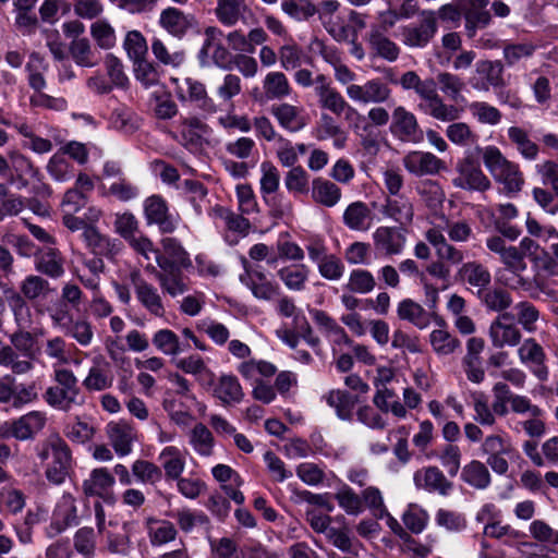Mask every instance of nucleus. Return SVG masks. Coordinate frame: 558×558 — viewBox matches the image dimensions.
Here are the masks:
<instances>
[{
    "mask_svg": "<svg viewBox=\"0 0 558 558\" xmlns=\"http://www.w3.org/2000/svg\"><path fill=\"white\" fill-rule=\"evenodd\" d=\"M452 184L469 192H485L490 189L488 177L481 169L480 162L472 156L460 159L456 165Z\"/></svg>",
    "mask_w": 558,
    "mask_h": 558,
    "instance_id": "5",
    "label": "nucleus"
},
{
    "mask_svg": "<svg viewBox=\"0 0 558 558\" xmlns=\"http://www.w3.org/2000/svg\"><path fill=\"white\" fill-rule=\"evenodd\" d=\"M398 317L408 320L420 329H424L429 325V317L422 305L411 299L402 300L398 305Z\"/></svg>",
    "mask_w": 558,
    "mask_h": 558,
    "instance_id": "36",
    "label": "nucleus"
},
{
    "mask_svg": "<svg viewBox=\"0 0 558 558\" xmlns=\"http://www.w3.org/2000/svg\"><path fill=\"white\" fill-rule=\"evenodd\" d=\"M197 24L192 13H186L178 8L168 7L160 12L159 25L172 37L182 39Z\"/></svg>",
    "mask_w": 558,
    "mask_h": 558,
    "instance_id": "11",
    "label": "nucleus"
},
{
    "mask_svg": "<svg viewBox=\"0 0 558 558\" xmlns=\"http://www.w3.org/2000/svg\"><path fill=\"white\" fill-rule=\"evenodd\" d=\"M339 506L350 515H359L363 512L361 497L349 486H343L336 495Z\"/></svg>",
    "mask_w": 558,
    "mask_h": 558,
    "instance_id": "57",
    "label": "nucleus"
},
{
    "mask_svg": "<svg viewBox=\"0 0 558 558\" xmlns=\"http://www.w3.org/2000/svg\"><path fill=\"white\" fill-rule=\"evenodd\" d=\"M282 11L296 21H307L317 13V7L308 0H284Z\"/></svg>",
    "mask_w": 558,
    "mask_h": 558,
    "instance_id": "49",
    "label": "nucleus"
},
{
    "mask_svg": "<svg viewBox=\"0 0 558 558\" xmlns=\"http://www.w3.org/2000/svg\"><path fill=\"white\" fill-rule=\"evenodd\" d=\"M90 34L101 49H110L116 45L114 29L106 21L93 23Z\"/></svg>",
    "mask_w": 558,
    "mask_h": 558,
    "instance_id": "63",
    "label": "nucleus"
},
{
    "mask_svg": "<svg viewBox=\"0 0 558 558\" xmlns=\"http://www.w3.org/2000/svg\"><path fill=\"white\" fill-rule=\"evenodd\" d=\"M308 180L307 172L301 166H296L287 172L284 185L291 193L306 194L308 192Z\"/></svg>",
    "mask_w": 558,
    "mask_h": 558,
    "instance_id": "58",
    "label": "nucleus"
},
{
    "mask_svg": "<svg viewBox=\"0 0 558 558\" xmlns=\"http://www.w3.org/2000/svg\"><path fill=\"white\" fill-rule=\"evenodd\" d=\"M124 48L133 62L146 59L148 47L146 39L138 31H131L126 34Z\"/></svg>",
    "mask_w": 558,
    "mask_h": 558,
    "instance_id": "55",
    "label": "nucleus"
},
{
    "mask_svg": "<svg viewBox=\"0 0 558 558\" xmlns=\"http://www.w3.org/2000/svg\"><path fill=\"white\" fill-rule=\"evenodd\" d=\"M489 337L493 345L504 348L515 347L520 343L522 335L517 324L502 325L500 322H493L489 327Z\"/></svg>",
    "mask_w": 558,
    "mask_h": 558,
    "instance_id": "32",
    "label": "nucleus"
},
{
    "mask_svg": "<svg viewBox=\"0 0 558 558\" xmlns=\"http://www.w3.org/2000/svg\"><path fill=\"white\" fill-rule=\"evenodd\" d=\"M263 89L267 100H280L291 94V86L282 72H269L263 81Z\"/></svg>",
    "mask_w": 558,
    "mask_h": 558,
    "instance_id": "35",
    "label": "nucleus"
},
{
    "mask_svg": "<svg viewBox=\"0 0 558 558\" xmlns=\"http://www.w3.org/2000/svg\"><path fill=\"white\" fill-rule=\"evenodd\" d=\"M413 482L417 489H424L428 493L436 492L442 496L448 495L453 486L437 466L417 470L413 475Z\"/></svg>",
    "mask_w": 558,
    "mask_h": 558,
    "instance_id": "18",
    "label": "nucleus"
},
{
    "mask_svg": "<svg viewBox=\"0 0 558 558\" xmlns=\"http://www.w3.org/2000/svg\"><path fill=\"white\" fill-rule=\"evenodd\" d=\"M360 497L362 504H365L376 519H384L385 515H388L381 493L377 487L369 486L365 488Z\"/></svg>",
    "mask_w": 558,
    "mask_h": 558,
    "instance_id": "56",
    "label": "nucleus"
},
{
    "mask_svg": "<svg viewBox=\"0 0 558 558\" xmlns=\"http://www.w3.org/2000/svg\"><path fill=\"white\" fill-rule=\"evenodd\" d=\"M45 424V414L39 411H32L17 420L2 424L0 435L4 438L14 437L17 440H28L40 432Z\"/></svg>",
    "mask_w": 558,
    "mask_h": 558,
    "instance_id": "7",
    "label": "nucleus"
},
{
    "mask_svg": "<svg viewBox=\"0 0 558 558\" xmlns=\"http://www.w3.org/2000/svg\"><path fill=\"white\" fill-rule=\"evenodd\" d=\"M146 529L149 542L153 546H161L175 539L178 531L174 524L167 520L153 517L146 519Z\"/></svg>",
    "mask_w": 558,
    "mask_h": 558,
    "instance_id": "29",
    "label": "nucleus"
},
{
    "mask_svg": "<svg viewBox=\"0 0 558 558\" xmlns=\"http://www.w3.org/2000/svg\"><path fill=\"white\" fill-rule=\"evenodd\" d=\"M381 213L385 216L392 218L401 226L410 225L414 216L413 205L404 196H400L398 198L388 197L383 206Z\"/></svg>",
    "mask_w": 558,
    "mask_h": 558,
    "instance_id": "33",
    "label": "nucleus"
},
{
    "mask_svg": "<svg viewBox=\"0 0 558 558\" xmlns=\"http://www.w3.org/2000/svg\"><path fill=\"white\" fill-rule=\"evenodd\" d=\"M402 165L415 177L435 175L446 168L445 162L428 151L413 150L402 158Z\"/></svg>",
    "mask_w": 558,
    "mask_h": 558,
    "instance_id": "13",
    "label": "nucleus"
},
{
    "mask_svg": "<svg viewBox=\"0 0 558 558\" xmlns=\"http://www.w3.org/2000/svg\"><path fill=\"white\" fill-rule=\"evenodd\" d=\"M536 50V45L531 41H523L517 44H506L504 46V59L508 66H513L522 59H527L533 56Z\"/></svg>",
    "mask_w": 558,
    "mask_h": 558,
    "instance_id": "48",
    "label": "nucleus"
},
{
    "mask_svg": "<svg viewBox=\"0 0 558 558\" xmlns=\"http://www.w3.org/2000/svg\"><path fill=\"white\" fill-rule=\"evenodd\" d=\"M308 270L304 265L299 267H284L278 271L279 278L290 290L301 291L307 280Z\"/></svg>",
    "mask_w": 558,
    "mask_h": 558,
    "instance_id": "52",
    "label": "nucleus"
},
{
    "mask_svg": "<svg viewBox=\"0 0 558 558\" xmlns=\"http://www.w3.org/2000/svg\"><path fill=\"white\" fill-rule=\"evenodd\" d=\"M43 331L31 332L21 325L19 329L9 336L11 345L0 349V365L10 367L13 374L22 375L33 369L32 360L36 359L37 336Z\"/></svg>",
    "mask_w": 558,
    "mask_h": 558,
    "instance_id": "1",
    "label": "nucleus"
},
{
    "mask_svg": "<svg viewBox=\"0 0 558 558\" xmlns=\"http://www.w3.org/2000/svg\"><path fill=\"white\" fill-rule=\"evenodd\" d=\"M325 92L326 93L318 97L319 106L323 109H327L336 116L342 114L345 110L355 112V109L347 102L344 97L336 88Z\"/></svg>",
    "mask_w": 558,
    "mask_h": 558,
    "instance_id": "47",
    "label": "nucleus"
},
{
    "mask_svg": "<svg viewBox=\"0 0 558 558\" xmlns=\"http://www.w3.org/2000/svg\"><path fill=\"white\" fill-rule=\"evenodd\" d=\"M367 40L374 56L380 57L389 62H393L400 54V49L396 43L389 39L378 26H372Z\"/></svg>",
    "mask_w": 558,
    "mask_h": 558,
    "instance_id": "26",
    "label": "nucleus"
},
{
    "mask_svg": "<svg viewBox=\"0 0 558 558\" xmlns=\"http://www.w3.org/2000/svg\"><path fill=\"white\" fill-rule=\"evenodd\" d=\"M270 113L276 118L279 125L289 132H299L307 124L303 116V109L288 102L274 104Z\"/></svg>",
    "mask_w": 558,
    "mask_h": 558,
    "instance_id": "19",
    "label": "nucleus"
},
{
    "mask_svg": "<svg viewBox=\"0 0 558 558\" xmlns=\"http://www.w3.org/2000/svg\"><path fill=\"white\" fill-rule=\"evenodd\" d=\"M216 214L225 221L226 227L234 232L247 234L251 228L250 220L225 207H216Z\"/></svg>",
    "mask_w": 558,
    "mask_h": 558,
    "instance_id": "62",
    "label": "nucleus"
},
{
    "mask_svg": "<svg viewBox=\"0 0 558 558\" xmlns=\"http://www.w3.org/2000/svg\"><path fill=\"white\" fill-rule=\"evenodd\" d=\"M312 185V197L316 203L326 207H332L339 202L341 190L331 181L316 178L313 180Z\"/></svg>",
    "mask_w": 558,
    "mask_h": 558,
    "instance_id": "34",
    "label": "nucleus"
},
{
    "mask_svg": "<svg viewBox=\"0 0 558 558\" xmlns=\"http://www.w3.org/2000/svg\"><path fill=\"white\" fill-rule=\"evenodd\" d=\"M483 161L496 182L502 184L508 195H515L524 183L519 167L507 160L495 146H488L483 153Z\"/></svg>",
    "mask_w": 558,
    "mask_h": 558,
    "instance_id": "3",
    "label": "nucleus"
},
{
    "mask_svg": "<svg viewBox=\"0 0 558 558\" xmlns=\"http://www.w3.org/2000/svg\"><path fill=\"white\" fill-rule=\"evenodd\" d=\"M214 436L203 423H197L191 432V444L202 456L209 457L213 453Z\"/></svg>",
    "mask_w": 558,
    "mask_h": 558,
    "instance_id": "45",
    "label": "nucleus"
},
{
    "mask_svg": "<svg viewBox=\"0 0 558 558\" xmlns=\"http://www.w3.org/2000/svg\"><path fill=\"white\" fill-rule=\"evenodd\" d=\"M390 131L402 141L416 143L423 137L416 117L403 106L395 108Z\"/></svg>",
    "mask_w": 558,
    "mask_h": 558,
    "instance_id": "15",
    "label": "nucleus"
},
{
    "mask_svg": "<svg viewBox=\"0 0 558 558\" xmlns=\"http://www.w3.org/2000/svg\"><path fill=\"white\" fill-rule=\"evenodd\" d=\"M54 383L56 385L49 387L44 395V399L49 405L62 411H70L73 405L83 404L84 399L78 380L72 371L54 369Z\"/></svg>",
    "mask_w": 558,
    "mask_h": 558,
    "instance_id": "2",
    "label": "nucleus"
},
{
    "mask_svg": "<svg viewBox=\"0 0 558 558\" xmlns=\"http://www.w3.org/2000/svg\"><path fill=\"white\" fill-rule=\"evenodd\" d=\"M134 74L135 78L146 88L156 86L160 82V72L158 66L147 59L134 62Z\"/></svg>",
    "mask_w": 558,
    "mask_h": 558,
    "instance_id": "50",
    "label": "nucleus"
},
{
    "mask_svg": "<svg viewBox=\"0 0 558 558\" xmlns=\"http://www.w3.org/2000/svg\"><path fill=\"white\" fill-rule=\"evenodd\" d=\"M83 240L94 255L104 256L109 259L113 258L121 248V242L101 234L95 226L85 230V238Z\"/></svg>",
    "mask_w": 558,
    "mask_h": 558,
    "instance_id": "22",
    "label": "nucleus"
},
{
    "mask_svg": "<svg viewBox=\"0 0 558 558\" xmlns=\"http://www.w3.org/2000/svg\"><path fill=\"white\" fill-rule=\"evenodd\" d=\"M476 296L487 311L495 313L507 311L513 303L508 290L496 286L490 287V284L482 291H476Z\"/></svg>",
    "mask_w": 558,
    "mask_h": 558,
    "instance_id": "25",
    "label": "nucleus"
},
{
    "mask_svg": "<svg viewBox=\"0 0 558 558\" xmlns=\"http://www.w3.org/2000/svg\"><path fill=\"white\" fill-rule=\"evenodd\" d=\"M345 92L351 100L362 104L386 102L391 97V89L380 78L368 80L363 85L350 84Z\"/></svg>",
    "mask_w": 558,
    "mask_h": 558,
    "instance_id": "10",
    "label": "nucleus"
},
{
    "mask_svg": "<svg viewBox=\"0 0 558 558\" xmlns=\"http://www.w3.org/2000/svg\"><path fill=\"white\" fill-rule=\"evenodd\" d=\"M131 472L135 480L144 485L156 486L162 478V469L148 460H135Z\"/></svg>",
    "mask_w": 558,
    "mask_h": 558,
    "instance_id": "39",
    "label": "nucleus"
},
{
    "mask_svg": "<svg viewBox=\"0 0 558 558\" xmlns=\"http://www.w3.org/2000/svg\"><path fill=\"white\" fill-rule=\"evenodd\" d=\"M110 121L117 131L124 134H132L138 128L135 113L125 107L114 109Z\"/></svg>",
    "mask_w": 558,
    "mask_h": 558,
    "instance_id": "51",
    "label": "nucleus"
},
{
    "mask_svg": "<svg viewBox=\"0 0 558 558\" xmlns=\"http://www.w3.org/2000/svg\"><path fill=\"white\" fill-rule=\"evenodd\" d=\"M405 240L403 230L398 227H379L373 233L375 250L385 256L401 254Z\"/></svg>",
    "mask_w": 558,
    "mask_h": 558,
    "instance_id": "16",
    "label": "nucleus"
},
{
    "mask_svg": "<svg viewBox=\"0 0 558 558\" xmlns=\"http://www.w3.org/2000/svg\"><path fill=\"white\" fill-rule=\"evenodd\" d=\"M414 92L424 100L418 107L425 113L440 121H453L459 118L458 108L446 105L437 94L434 78L420 80Z\"/></svg>",
    "mask_w": 558,
    "mask_h": 558,
    "instance_id": "4",
    "label": "nucleus"
},
{
    "mask_svg": "<svg viewBox=\"0 0 558 558\" xmlns=\"http://www.w3.org/2000/svg\"><path fill=\"white\" fill-rule=\"evenodd\" d=\"M435 81L440 90L452 100H457L464 88V82L458 75L449 72L438 73Z\"/></svg>",
    "mask_w": 558,
    "mask_h": 558,
    "instance_id": "60",
    "label": "nucleus"
},
{
    "mask_svg": "<svg viewBox=\"0 0 558 558\" xmlns=\"http://www.w3.org/2000/svg\"><path fill=\"white\" fill-rule=\"evenodd\" d=\"M215 396L225 404L238 403L243 398L242 387L235 376L223 375L214 390Z\"/></svg>",
    "mask_w": 558,
    "mask_h": 558,
    "instance_id": "37",
    "label": "nucleus"
},
{
    "mask_svg": "<svg viewBox=\"0 0 558 558\" xmlns=\"http://www.w3.org/2000/svg\"><path fill=\"white\" fill-rule=\"evenodd\" d=\"M512 274L515 277V284H513L512 288L521 289L527 292L531 299L538 300L541 293H545L547 295L553 294V291L548 289L547 284L539 277V275H535L533 278H526L522 276V271Z\"/></svg>",
    "mask_w": 558,
    "mask_h": 558,
    "instance_id": "44",
    "label": "nucleus"
},
{
    "mask_svg": "<svg viewBox=\"0 0 558 558\" xmlns=\"http://www.w3.org/2000/svg\"><path fill=\"white\" fill-rule=\"evenodd\" d=\"M69 53L73 61L80 66L93 68L98 64L88 38L73 39L69 46Z\"/></svg>",
    "mask_w": 558,
    "mask_h": 558,
    "instance_id": "40",
    "label": "nucleus"
},
{
    "mask_svg": "<svg viewBox=\"0 0 558 558\" xmlns=\"http://www.w3.org/2000/svg\"><path fill=\"white\" fill-rule=\"evenodd\" d=\"M327 404L335 409L337 416L343 421H351L353 410L359 402L357 396L347 390H330L325 397Z\"/></svg>",
    "mask_w": 558,
    "mask_h": 558,
    "instance_id": "28",
    "label": "nucleus"
},
{
    "mask_svg": "<svg viewBox=\"0 0 558 558\" xmlns=\"http://www.w3.org/2000/svg\"><path fill=\"white\" fill-rule=\"evenodd\" d=\"M107 435L118 456L125 457L131 453L135 434L129 424L124 422L110 423L107 426Z\"/></svg>",
    "mask_w": 558,
    "mask_h": 558,
    "instance_id": "23",
    "label": "nucleus"
},
{
    "mask_svg": "<svg viewBox=\"0 0 558 558\" xmlns=\"http://www.w3.org/2000/svg\"><path fill=\"white\" fill-rule=\"evenodd\" d=\"M344 225L355 231H367L372 225V211L363 202L350 204L343 213Z\"/></svg>",
    "mask_w": 558,
    "mask_h": 558,
    "instance_id": "30",
    "label": "nucleus"
},
{
    "mask_svg": "<svg viewBox=\"0 0 558 558\" xmlns=\"http://www.w3.org/2000/svg\"><path fill=\"white\" fill-rule=\"evenodd\" d=\"M509 138L515 143L520 153L527 159H534L537 155L538 147L533 143L524 130L518 126H511L508 130Z\"/></svg>",
    "mask_w": 558,
    "mask_h": 558,
    "instance_id": "61",
    "label": "nucleus"
},
{
    "mask_svg": "<svg viewBox=\"0 0 558 558\" xmlns=\"http://www.w3.org/2000/svg\"><path fill=\"white\" fill-rule=\"evenodd\" d=\"M35 267L37 271L51 278H59L64 274L62 255L51 247L36 255Z\"/></svg>",
    "mask_w": 558,
    "mask_h": 558,
    "instance_id": "31",
    "label": "nucleus"
},
{
    "mask_svg": "<svg viewBox=\"0 0 558 558\" xmlns=\"http://www.w3.org/2000/svg\"><path fill=\"white\" fill-rule=\"evenodd\" d=\"M153 344L166 355H177L189 345L180 342L179 337L170 329H160L153 337Z\"/></svg>",
    "mask_w": 558,
    "mask_h": 558,
    "instance_id": "42",
    "label": "nucleus"
},
{
    "mask_svg": "<svg viewBox=\"0 0 558 558\" xmlns=\"http://www.w3.org/2000/svg\"><path fill=\"white\" fill-rule=\"evenodd\" d=\"M65 335L73 338L80 345L88 347L94 338V330L90 323L86 319H70Z\"/></svg>",
    "mask_w": 558,
    "mask_h": 558,
    "instance_id": "53",
    "label": "nucleus"
},
{
    "mask_svg": "<svg viewBox=\"0 0 558 558\" xmlns=\"http://www.w3.org/2000/svg\"><path fill=\"white\" fill-rule=\"evenodd\" d=\"M437 29L436 12L430 10L421 11L417 23L409 24L401 28L402 41L411 48H423L434 38Z\"/></svg>",
    "mask_w": 558,
    "mask_h": 558,
    "instance_id": "6",
    "label": "nucleus"
},
{
    "mask_svg": "<svg viewBox=\"0 0 558 558\" xmlns=\"http://www.w3.org/2000/svg\"><path fill=\"white\" fill-rule=\"evenodd\" d=\"M113 384V374L110 363L102 356L95 357L87 376L83 380V386L88 391H102L110 388Z\"/></svg>",
    "mask_w": 558,
    "mask_h": 558,
    "instance_id": "20",
    "label": "nucleus"
},
{
    "mask_svg": "<svg viewBox=\"0 0 558 558\" xmlns=\"http://www.w3.org/2000/svg\"><path fill=\"white\" fill-rule=\"evenodd\" d=\"M504 71L500 60H480L475 63L476 75L470 80V84L474 89L484 92H488L490 87L504 88L506 86Z\"/></svg>",
    "mask_w": 558,
    "mask_h": 558,
    "instance_id": "8",
    "label": "nucleus"
},
{
    "mask_svg": "<svg viewBox=\"0 0 558 558\" xmlns=\"http://www.w3.org/2000/svg\"><path fill=\"white\" fill-rule=\"evenodd\" d=\"M456 278L471 287L482 291L490 284L492 275L487 267L473 260L462 264L456 274Z\"/></svg>",
    "mask_w": 558,
    "mask_h": 558,
    "instance_id": "24",
    "label": "nucleus"
},
{
    "mask_svg": "<svg viewBox=\"0 0 558 558\" xmlns=\"http://www.w3.org/2000/svg\"><path fill=\"white\" fill-rule=\"evenodd\" d=\"M185 84L187 86L189 100L191 102L205 112L213 113L216 111V105L214 100L208 97L203 83L189 77L185 80Z\"/></svg>",
    "mask_w": 558,
    "mask_h": 558,
    "instance_id": "43",
    "label": "nucleus"
},
{
    "mask_svg": "<svg viewBox=\"0 0 558 558\" xmlns=\"http://www.w3.org/2000/svg\"><path fill=\"white\" fill-rule=\"evenodd\" d=\"M461 477L465 483L477 489H484L490 483L488 469L477 460L471 461L462 469Z\"/></svg>",
    "mask_w": 558,
    "mask_h": 558,
    "instance_id": "41",
    "label": "nucleus"
},
{
    "mask_svg": "<svg viewBox=\"0 0 558 558\" xmlns=\"http://www.w3.org/2000/svg\"><path fill=\"white\" fill-rule=\"evenodd\" d=\"M430 343L438 354L444 355L451 354L460 345L457 338L442 329L432 331Z\"/></svg>",
    "mask_w": 558,
    "mask_h": 558,
    "instance_id": "64",
    "label": "nucleus"
},
{
    "mask_svg": "<svg viewBox=\"0 0 558 558\" xmlns=\"http://www.w3.org/2000/svg\"><path fill=\"white\" fill-rule=\"evenodd\" d=\"M131 280L134 286L136 299L142 306L151 315L156 317H163L166 310L158 290L143 279L140 272H133L131 275Z\"/></svg>",
    "mask_w": 558,
    "mask_h": 558,
    "instance_id": "14",
    "label": "nucleus"
},
{
    "mask_svg": "<svg viewBox=\"0 0 558 558\" xmlns=\"http://www.w3.org/2000/svg\"><path fill=\"white\" fill-rule=\"evenodd\" d=\"M151 51L155 58L165 65L180 66L184 62V52L175 50L170 52L163 41L155 38L151 43Z\"/></svg>",
    "mask_w": 558,
    "mask_h": 558,
    "instance_id": "54",
    "label": "nucleus"
},
{
    "mask_svg": "<svg viewBox=\"0 0 558 558\" xmlns=\"http://www.w3.org/2000/svg\"><path fill=\"white\" fill-rule=\"evenodd\" d=\"M517 320L524 330L533 332L536 330V322L539 318V311L530 302L522 301L515 304Z\"/></svg>",
    "mask_w": 558,
    "mask_h": 558,
    "instance_id": "59",
    "label": "nucleus"
},
{
    "mask_svg": "<svg viewBox=\"0 0 558 558\" xmlns=\"http://www.w3.org/2000/svg\"><path fill=\"white\" fill-rule=\"evenodd\" d=\"M162 252H155V260L158 267H162V262H167L171 267H190L192 265L189 253L181 243L174 238H165L160 242Z\"/></svg>",
    "mask_w": 558,
    "mask_h": 558,
    "instance_id": "21",
    "label": "nucleus"
},
{
    "mask_svg": "<svg viewBox=\"0 0 558 558\" xmlns=\"http://www.w3.org/2000/svg\"><path fill=\"white\" fill-rule=\"evenodd\" d=\"M159 462L168 480H179L184 470L185 462L178 448L166 447L159 454Z\"/></svg>",
    "mask_w": 558,
    "mask_h": 558,
    "instance_id": "38",
    "label": "nucleus"
},
{
    "mask_svg": "<svg viewBox=\"0 0 558 558\" xmlns=\"http://www.w3.org/2000/svg\"><path fill=\"white\" fill-rule=\"evenodd\" d=\"M116 483L114 476L106 468L94 469L89 477L83 481L82 490L87 497H100L108 505H113L116 498L110 489Z\"/></svg>",
    "mask_w": 558,
    "mask_h": 558,
    "instance_id": "12",
    "label": "nucleus"
},
{
    "mask_svg": "<svg viewBox=\"0 0 558 558\" xmlns=\"http://www.w3.org/2000/svg\"><path fill=\"white\" fill-rule=\"evenodd\" d=\"M376 280L371 271L365 269H353L350 272L345 289L354 292L366 294L374 290Z\"/></svg>",
    "mask_w": 558,
    "mask_h": 558,
    "instance_id": "46",
    "label": "nucleus"
},
{
    "mask_svg": "<svg viewBox=\"0 0 558 558\" xmlns=\"http://www.w3.org/2000/svg\"><path fill=\"white\" fill-rule=\"evenodd\" d=\"M52 462L46 470V477L53 484H61L71 466V450L68 444L58 435L49 437Z\"/></svg>",
    "mask_w": 558,
    "mask_h": 558,
    "instance_id": "9",
    "label": "nucleus"
},
{
    "mask_svg": "<svg viewBox=\"0 0 558 558\" xmlns=\"http://www.w3.org/2000/svg\"><path fill=\"white\" fill-rule=\"evenodd\" d=\"M144 214L148 225H157L160 232L172 233L177 223L168 211L167 203L158 195L146 198Z\"/></svg>",
    "mask_w": 558,
    "mask_h": 558,
    "instance_id": "17",
    "label": "nucleus"
},
{
    "mask_svg": "<svg viewBox=\"0 0 558 558\" xmlns=\"http://www.w3.org/2000/svg\"><path fill=\"white\" fill-rule=\"evenodd\" d=\"M162 264L163 266L161 268L165 272L158 281L162 291L172 298L185 293L189 290L186 277L182 271L185 267H171V265L165 260Z\"/></svg>",
    "mask_w": 558,
    "mask_h": 558,
    "instance_id": "27",
    "label": "nucleus"
}]
</instances>
